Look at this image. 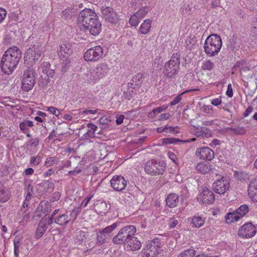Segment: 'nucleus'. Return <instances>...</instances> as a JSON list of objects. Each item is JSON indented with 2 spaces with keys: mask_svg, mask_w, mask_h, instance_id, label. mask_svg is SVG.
<instances>
[{
  "mask_svg": "<svg viewBox=\"0 0 257 257\" xmlns=\"http://www.w3.org/2000/svg\"><path fill=\"white\" fill-rule=\"evenodd\" d=\"M21 59V52L16 46L10 48L3 55L1 66L4 73L9 75L17 67Z\"/></svg>",
  "mask_w": 257,
  "mask_h": 257,
  "instance_id": "f257e3e1",
  "label": "nucleus"
},
{
  "mask_svg": "<svg viewBox=\"0 0 257 257\" xmlns=\"http://www.w3.org/2000/svg\"><path fill=\"white\" fill-rule=\"evenodd\" d=\"M222 45V42L220 36L217 34H211L205 41L204 52L209 57L215 56L220 51Z\"/></svg>",
  "mask_w": 257,
  "mask_h": 257,
  "instance_id": "f03ea898",
  "label": "nucleus"
},
{
  "mask_svg": "<svg viewBox=\"0 0 257 257\" xmlns=\"http://www.w3.org/2000/svg\"><path fill=\"white\" fill-rule=\"evenodd\" d=\"M57 53L62 66L61 71L64 73L70 66V57L72 53L70 45L66 42L60 45L57 50Z\"/></svg>",
  "mask_w": 257,
  "mask_h": 257,
  "instance_id": "7ed1b4c3",
  "label": "nucleus"
},
{
  "mask_svg": "<svg viewBox=\"0 0 257 257\" xmlns=\"http://www.w3.org/2000/svg\"><path fill=\"white\" fill-rule=\"evenodd\" d=\"M136 228L134 225H127L119 230L118 233L112 238V241L116 244H126L135 235Z\"/></svg>",
  "mask_w": 257,
  "mask_h": 257,
  "instance_id": "20e7f679",
  "label": "nucleus"
},
{
  "mask_svg": "<svg viewBox=\"0 0 257 257\" xmlns=\"http://www.w3.org/2000/svg\"><path fill=\"white\" fill-rule=\"evenodd\" d=\"M109 70V68L106 63L99 64L87 74V81L93 83L98 82L100 79L107 75Z\"/></svg>",
  "mask_w": 257,
  "mask_h": 257,
  "instance_id": "39448f33",
  "label": "nucleus"
},
{
  "mask_svg": "<svg viewBox=\"0 0 257 257\" xmlns=\"http://www.w3.org/2000/svg\"><path fill=\"white\" fill-rule=\"evenodd\" d=\"M180 67V59L177 54H173L169 61L166 63L164 72L168 78L174 77L178 72Z\"/></svg>",
  "mask_w": 257,
  "mask_h": 257,
  "instance_id": "423d86ee",
  "label": "nucleus"
},
{
  "mask_svg": "<svg viewBox=\"0 0 257 257\" xmlns=\"http://www.w3.org/2000/svg\"><path fill=\"white\" fill-rule=\"evenodd\" d=\"M165 167L160 162L155 159L148 160L145 164V172L151 176H157L163 174Z\"/></svg>",
  "mask_w": 257,
  "mask_h": 257,
  "instance_id": "0eeeda50",
  "label": "nucleus"
},
{
  "mask_svg": "<svg viewBox=\"0 0 257 257\" xmlns=\"http://www.w3.org/2000/svg\"><path fill=\"white\" fill-rule=\"evenodd\" d=\"M36 82L35 71L30 68L26 70L23 76L22 89L25 91H29L34 87Z\"/></svg>",
  "mask_w": 257,
  "mask_h": 257,
  "instance_id": "6e6552de",
  "label": "nucleus"
},
{
  "mask_svg": "<svg viewBox=\"0 0 257 257\" xmlns=\"http://www.w3.org/2000/svg\"><path fill=\"white\" fill-rule=\"evenodd\" d=\"M42 53V48L37 43L27 50L25 54L24 60L25 62H35L41 56Z\"/></svg>",
  "mask_w": 257,
  "mask_h": 257,
  "instance_id": "1a4fd4ad",
  "label": "nucleus"
},
{
  "mask_svg": "<svg viewBox=\"0 0 257 257\" xmlns=\"http://www.w3.org/2000/svg\"><path fill=\"white\" fill-rule=\"evenodd\" d=\"M103 51L101 46H96L88 49L84 54V59L87 61L96 62L99 60Z\"/></svg>",
  "mask_w": 257,
  "mask_h": 257,
  "instance_id": "9d476101",
  "label": "nucleus"
},
{
  "mask_svg": "<svg viewBox=\"0 0 257 257\" xmlns=\"http://www.w3.org/2000/svg\"><path fill=\"white\" fill-rule=\"evenodd\" d=\"M257 232L256 227L252 223H245L238 230V235L243 239L250 238L254 236Z\"/></svg>",
  "mask_w": 257,
  "mask_h": 257,
  "instance_id": "9b49d317",
  "label": "nucleus"
},
{
  "mask_svg": "<svg viewBox=\"0 0 257 257\" xmlns=\"http://www.w3.org/2000/svg\"><path fill=\"white\" fill-rule=\"evenodd\" d=\"M212 187L216 193L223 195L230 188V181L226 177H222L213 182Z\"/></svg>",
  "mask_w": 257,
  "mask_h": 257,
  "instance_id": "f8f14e48",
  "label": "nucleus"
},
{
  "mask_svg": "<svg viewBox=\"0 0 257 257\" xmlns=\"http://www.w3.org/2000/svg\"><path fill=\"white\" fill-rule=\"evenodd\" d=\"M198 201L202 204H209L214 202L215 196L213 193L206 187L202 189L201 192L197 196Z\"/></svg>",
  "mask_w": 257,
  "mask_h": 257,
  "instance_id": "ddd939ff",
  "label": "nucleus"
},
{
  "mask_svg": "<svg viewBox=\"0 0 257 257\" xmlns=\"http://www.w3.org/2000/svg\"><path fill=\"white\" fill-rule=\"evenodd\" d=\"M195 155L200 160L211 161L214 158V153L213 150L207 147H200L197 149Z\"/></svg>",
  "mask_w": 257,
  "mask_h": 257,
  "instance_id": "4468645a",
  "label": "nucleus"
},
{
  "mask_svg": "<svg viewBox=\"0 0 257 257\" xmlns=\"http://www.w3.org/2000/svg\"><path fill=\"white\" fill-rule=\"evenodd\" d=\"M111 187L116 191H121L126 186V181L125 178L118 175H115L110 180Z\"/></svg>",
  "mask_w": 257,
  "mask_h": 257,
  "instance_id": "2eb2a0df",
  "label": "nucleus"
},
{
  "mask_svg": "<svg viewBox=\"0 0 257 257\" xmlns=\"http://www.w3.org/2000/svg\"><path fill=\"white\" fill-rule=\"evenodd\" d=\"M98 19L95 12L92 9L85 8L81 11V23L82 26L89 24L93 20Z\"/></svg>",
  "mask_w": 257,
  "mask_h": 257,
  "instance_id": "dca6fc26",
  "label": "nucleus"
},
{
  "mask_svg": "<svg viewBox=\"0 0 257 257\" xmlns=\"http://www.w3.org/2000/svg\"><path fill=\"white\" fill-rule=\"evenodd\" d=\"M83 29L88 31L93 36L98 35L101 30V24L98 19L93 20L89 24L83 26Z\"/></svg>",
  "mask_w": 257,
  "mask_h": 257,
  "instance_id": "f3484780",
  "label": "nucleus"
},
{
  "mask_svg": "<svg viewBox=\"0 0 257 257\" xmlns=\"http://www.w3.org/2000/svg\"><path fill=\"white\" fill-rule=\"evenodd\" d=\"M102 14L103 18L111 23H114L118 19L117 14L112 8L107 7L102 9Z\"/></svg>",
  "mask_w": 257,
  "mask_h": 257,
  "instance_id": "a211bd4d",
  "label": "nucleus"
},
{
  "mask_svg": "<svg viewBox=\"0 0 257 257\" xmlns=\"http://www.w3.org/2000/svg\"><path fill=\"white\" fill-rule=\"evenodd\" d=\"M247 194L251 201L257 202V177L252 179L249 184Z\"/></svg>",
  "mask_w": 257,
  "mask_h": 257,
  "instance_id": "6ab92c4d",
  "label": "nucleus"
},
{
  "mask_svg": "<svg viewBox=\"0 0 257 257\" xmlns=\"http://www.w3.org/2000/svg\"><path fill=\"white\" fill-rule=\"evenodd\" d=\"M54 185L52 182L44 181L43 182L36 185V188L38 195H42L49 191V189H53Z\"/></svg>",
  "mask_w": 257,
  "mask_h": 257,
  "instance_id": "aec40b11",
  "label": "nucleus"
},
{
  "mask_svg": "<svg viewBox=\"0 0 257 257\" xmlns=\"http://www.w3.org/2000/svg\"><path fill=\"white\" fill-rule=\"evenodd\" d=\"M193 133L197 137L209 138L212 135L211 131L205 127H194Z\"/></svg>",
  "mask_w": 257,
  "mask_h": 257,
  "instance_id": "412c9836",
  "label": "nucleus"
},
{
  "mask_svg": "<svg viewBox=\"0 0 257 257\" xmlns=\"http://www.w3.org/2000/svg\"><path fill=\"white\" fill-rule=\"evenodd\" d=\"M203 215H196L189 218V220L193 227L199 228L203 226L205 221Z\"/></svg>",
  "mask_w": 257,
  "mask_h": 257,
  "instance_id": "4be33fe9",
  "label": "nucleus"
},
{
  "mask_svg": "<svg viewBox=\"0 0 257 257\" xmlns=\"http://www.w3.org/2000/svg\"><path fill=\"white\" fill-rule=\"evenodd\" d=\"M146 246L149 250H152L153 252L157 256L159 254V249L162 246V243L159 239L156 238L149 241Z\"/></svg>",
  "mask_w": 257,
  "mask_h": 257,
  "instance_id": "5701e85b",
  "label": "nucleus"
},
{
  "mask_svg": "<svg viewBox=\"0 0 257 257\" xmlns=\"http://www.w3.org/2000/svg\"><path fill=\"white\" fill-rule=\"evenodd\" d=\"M196 168L199 173L206 174L209 173L211 170L212 165L208 162H202L198 163Z\"/></svg>",
  "mask_w": 257,
  "mask_h": 257,
  "instance_id": "b1692460",
  "label": "nucleus"
},
{
  "mask_svg": "<svg viewBox=\"0 0 257 257\" xmlns=\"http://www.w3.org/2000/svg\"><path fill=\"white\" fill-rule=\"evenodd\" d=\"M166 205L169 208L176 207L179 203L178 196L175 193L169 194L166 199Z\"/></svg>",
  "mask_w": 257,
  "mask_h": 257,
  "instance_id": "393cba45",
  "label": "nucleus"
},
{
  "mask_svg": "<svg viewBox=\"0 0 257 257\" xmlns=\"http://www.w3.org/2000/svg\"><path fill=\"white\" fill-rule=\"evenodd\" d=\"M72 220L71 217H69L68 212L65 213L59 214L55 218V222L61 226L67 224Z\"/></svg>",
  "mask_w": 257,
  "mask_h": 257,
  "instance_id": "a878e982",
  "label": "nucleus"
},
{
  "mask_svg": "<svg viewBox=\"0 0 257 257\" xmlns=\"http://www.w3.org/2000/svg\"><path fill=\"white\" fill-rule=\"evenodd\" d=\"M125 244H127V247L131 250H137L142 246L141 242L139 240L137 237H135L134 235Z\"/></svg>",
  "mask_w": 257,
  "mask_h": 257,
  "instance_id": "bb28decb",
  "label": "nucleus"
},
{
  "mask_svg": "<svg viewBox=\"0 0 257 257\" xmlns=\"http://www.w3.org/2000/svg\"><path fill=\"white\" fill-rule=\"evenodd\" d=\"M152 27V21L150 19L145 20L139 28L140 32L144 35L149 33Z\"/></svg>",
  "mask_w": 257,
  "mask_h": 257,
  "instance_id": "cd10ccee",
  "label": "nucleus"
},
{
  "mask_svg": "<svg viewBox=\"0 0 257 257\" xmlns=\"http://www.w3.org/2000/svg\"><path fill=\"white\" fill-rule=\"evenodd\" d=\"M240 217L236 213L235 211L232 212H228L225 216V220L227 223H231L237 221Z\"/></svg>",
  "mask_w": 257,
  "mask_h": 257,
  "instance_id": "c85d7f7f",
  "label": "nucleus"
},
{
  "mask_svg": "<svg viewBox=\"0 0 257 257\" xmlns=\"http://www.w3.org/2000/svg\"><path fill=\"white\" fill-rule=\"evenodd\" d=\"M168 108V105L164 104L159 106L155 109H154L151 112L148 113V116L149 118H152L158 113L166 111Z\"/></svg>",
  "mask_w": 257,
  "mask_h": 257,
  "instance_id": "c756f323",
  "label": "nucleus"
},
{
  "mask_svg": "<svg viewBox=\"0 0 257 257\" xmlns=\"http://www.w3.org/2000/svg\"><path fill=\"white\" fill-rule=\"evenodd\" d=\"M95 209L98 214L105 213L107 211V205L104 202H98L95 204Z\"/></svg>",
  "mask_w": 257,
  "mask_h": 257,
  "instance_id": "7c9ffc66",
  "label": "nucleus"
},
{
  "mask_svg": "<svg viewBox=\"0 0 257 257\" xmlns=\"http://www.w3.org/2000/svg\"><path fill=\"white\" fill-rule=\"evenodd\" d=\"M199 88H195V89L186 90V91H184L183 92H182L180 94H179V95H177V96H176L174 98V100H172L171 102H170L169 104H170V106H174V105H175L179 103L181 101V100H182V95L183 94L185 93H189V92H192V91H199Z\"/></svg>",
  "mask_w": 257,
  "mask_h": 257,
  "instance_id": "2f4dec72",
  "label": "nucleus"
},
{
  "mask_svg": "<svg viewBox=\"0 0 257 257\" xmlns=\"http://www.w3.org/2000/svg\"><path fill=\"white\" fill-rule=\"evenodd\" d=\"M110 238V236L105 233L103 230H99L97 233V242L100 244L105 242Z\"/></svg>",
  "mask_w": 257,
  "mask_h": 257,
  "instance_id": "473e14b6",
  "label": "nucleus"
},
{
  "mask_svg": "<svg viewBox=\"0 0 257 257\" xmlns=\"http://www.w3.org/2000/svg\"><path fill=\"white\" fill-rule=\"evenodd\" d=\"M214 63L210 60H205L202 63L201 68L204 71H211L214 67Z\"/></svg>",
  "mask_w": 257,
  "mask_h": 257,
  "instance_id": "72a5a7b5",
  "label": "nucleus"
},
{
  "mask_svg": "<svg viewBox=\"0 0 257 257\" xmlns=\"http://www.w3.org/2000/svg\"><path fill=\"white\" fill-rule=\"evenodd\" d=\"M249 208L247 205L243 204L241 205L235 210L236 213L240 217V219L242 218L248 212Z\"/></svg>",
  "mask_w": 257,
  "mask_h": 257,
  "instance_id": "f704fd0d",
  "label": "nucleus"
},
{
  "mask_svg": "<svg viewBox=\"0 0 257 257\" xmlns=\"http://www.w3.org/2000/svg\"><path fill=\"white\" fill-rule=\"evenodd\" d=\"M180 141V140L175 138H164L159 140V142L163 145L176 144Z\"/></svg>",
  "mask_w": 257,
  "mask_h": 257,
  "instance_id": "c9c22d12",
  "label": "nucleus"
},
{
  "mask_svg": "<svg viewBox=\"0 0 257 257\" xmlns=\"http://www.w3.org/2000/svg\"><path fill=\"white\" fill-rule=\"evenodd\" d=\"M234 176L240 181H246L248 180L249 178V176L248 173L241 171H235L234 173Z\"/></svg>",
  "mask_w": 257,
  "mask_h": 257,
  "instance_id": "e433bc0d",
  "label": "nucleus"
},
{
  "mask_svg": "<svg viewBox=\"0 0 257 257\" xmlns=\"http://www.w3.org/2000/svg\"><path fill=\"white\" fill-rule=\"evenodd\" d=\"M75 9H66L64 10L62 12V15L64 18L65 20H69L72 18L75 15Z\"/></svg>",
  "mask_w": 257,
  "mask_h": 257,
  "instance_id": "4c0bfd02",
  "label": "nucleus"
},
{
  "mask_svg": "<svg viewBox=\"0 0 257 257\" xmlns=\"http://www.w3.org/2000/svg\"><path fill=\"white\" fill-rule=\"evenodd\" d=\"M10 197V195L8 191L5 190L3 188H0V201L2 202H6Z\"/></svg>",
  "mask_w": 257,
  "mask_h": 257,
  "instance_id": "58836bf2",
  "label": "nucleus"
},
{
  "mask_svg": "<svg viewBox=\"0 0 257 257\" xmlns=\"http://www.w3.org/2000/svg\"><path fill=\"white\" fill-rule=\"evenodd\" d=\"M149 11V7L145 6L141 7L135 13L139 17V19L142 20L148 13Z\"/></svg>",
  "mask_w": 257,
  "mask_h": 257,
  "instance_id": "ea45409f",
  "label": "nucleus"
},
{
  "mask_svg": "<svg viewBox=\"0 0 257 257\" xmlns=\"http://www.w3.org/2000/svg\"><path fill=\"white\" fill-rule=\"evenodd\" d=\"M141 19L136 13L132 15L129 20V24L134 27H136L139 24Z\"/></svg>",
  "mask_w": 257,
  "mask_h": 257,
  "instance_id": "a19ab883",
  "label": "nucleus"
},
{
  "mask_svg": "<svg viewBox=\"0 0 257 257\" xmlns=\"http://www.w3.org/2000/svg\"><path fill=\"white\" fill-rule=\"evenodd\" d=\"M33 126V122L29 120H24L20 123V130L22 131H26L28 129V127Z\"/></svg>",
  "mask_w": 257,
  "mask_h": 257,
  "instance_id": "79ce46f5",
  "label": "nucleus"
},
{
  "mask_svg": "<svg viewBox=\"0 0 257 257\" xmlns=\"http://www.w3.org/2000/svg\"><path fill=\"white\" fill-rule=\"evenodd\" d=\"M97 112L96 109L85 110L81 112V118L85 120L87 118H91V114H95Z\"/></svg>",
  "mask_w": 257,
  "mask_h": 257,
  "instance_id": "37998d69",
  "label": "nucleus"
},
{
  "mask_svg": "<svg viewBox=\"0 0 257 257\" xmlns=\"http://www.w3.org/2000/svg\"><path fill=\"white\" fill-rule=\"evenodd\" d=\"M118 226V224L116 222H114L110 225L106 226L104 228L103 230L105 233H106L107 235L110 236V237H111V233L112 231L114 230Z\"/></svg>",
  "mask_w": 257,
  "mask_h": 257,
  "instance_id": "c03bdc74",
  "label": "nucleus"
},
{
  "mask_svg": "<svg viewBox=\"0 0 257 257\" xmlns=\"http://www.w3.org/2000/svg\"><path fill=\"white\" fill-rule=\"evenodd\" d=\"M195 255V250L194 249H188L182 252L178 257H193Z\"/></svg>",
  "mask_w": 257,
  "mask_h": 257,
  "instance_id": "a18cd8bd",
  "label": "nucleus"
},
{
  "mask_svg": "<svg viewBox=\"0 0 257 257\" xmlns=\"http://www.w3.org/2000/svg\"><path fill=\"white\" fill-rule=\"evenodd\" d=\"M33 186L31 184H29L26 188L27 195L25 199V201H29L33 193Z\"/></svg>",
  "mask_w": 257,
  "mask_h": 257,
  "instance_id": "49530a36",
  "label": "nucleus"
},
{
  "mask_svg": "<svg viewBox=\"0 0 257 257\" xmlns=\"http://www.w3.org/2000/svg\"><path fill=\"white\" fill-rule=\"evenodd\" d=\"M142 257H156V256L153 252L152 250H149L146 246L142 250Z\"/></svg>",
  "mask_w": 257,
  "mask_h": 257,
  "instance_id": "de8ad7c7",
  "label": "nucleus"
},
{
  "mask_svg": "<svg viewBox=\"0 0 257 257\" xmlns=\"http://www.w3.org/2000/svg\"><path fill=\"white\" fill-rule=\"evenodd\" d=\"M178 223V219L174 217L170 218L168 220V225L171 228H173L176 227Z\"/></svg>",
  "mask_w": 257,
  "mask_h": 257,
  "instance_id": "09e8293b",
  "label": "nucleus"
},
{
  "mask_svg": "<svg viewBox=\"0 0 257 257\" xmlns=\"http://www.w3.org/2000/svg\"><path fill=\"white\" fill-rule=\"evenodd\" d=\"M41 161L42 157L40 156H37L36 157H32L30 161V163L31 165L36 166L39 164Z\"/></svg>",
  "mask_w": 257,
  "mask_h": 257,
  "instance_id": "8fccbe9b",
  "label": "nucleus"
},
{
  "mask_svg": "<svg viewBox=\"0 0 257 257\" xmlns=\"http://www.w3.org/2000/svg\"><path fill=\"white\" fill-rule=\"evenodd\" d=\"M47 220L45 218H42L39 222L38 227L45 231L48 228V224L46 223Z\"/></svg>",
  "mask_w": 257,
  "mask_h": 257,
  "instance_id": "3c124183",
  "label": "nucleus"
},
{
  "mask_svg": "<svg viewBox=\"0 0 257 257\" xmlns=\"http://www.w3.org/2000/svg\"><path fill=\"white\" fill-rule=\"evenodd\" d=\"M45 232L46 231L44 230V229H42L38 226L35 233V238L36 239L40 238Z\"/></svg>",
  "mask_w": 257,
  "mask_h": 257,
  "instance_id": "603ef678",
  "label": "nucleus"
},
{
  "mask_svg": "<svg viewBox=\"0 0 257 257\" xmlns=\"http://www.w3.org/2000/svg\"><path fill=\"white\" fill-rule=\"evenodd\" d=\"M79 208H77L76 209L73 210V211L70 214V215H69V217H71L72 219L71 221H73L75 220L77 216L79 214Z\"/></svg>",
  "mask_w": 257,
  "mask_h": 257,
  "instance_id": "864d4df0",
  "label": "nucleus"
},
{
  "mask_svg": "<svg viewBox=\"0 0 257 257\" xmlns=\"http://www.w3.org/2000/svg\"><path fill=\"white\" fill-rule=\"evenodd\" d=\"M167 155L170 159H171L175 164L177 163L178 159L176 155L173 152L169 151Z\"/></svg>",
  "mask_w": 257,
  "mask_h": 257,
  "instance_id": "5fc2aeb1",
  "label": "nucleus"
},
{
  "mask_svg": "<svg viewBox=\"0 0 257 257\" xmlns=\"http://www.w3.org/2000/svg\"><path fill=\"white\" fill-rule=\"evenodd\" d=\"M20 242L19 241H14V253L16 256L19 254Z\"/></svg>",
  "mask_w": 257,
  "mask_h": 257,
  "instance_id": "6e6d98bb",
  "label": "nucleus"
},
{
  "mask_svg": "<svg viewBox=\"0 0 257 257\" xmlns=\"http://www.w3.org/2000/svg\"><path fill=\"white\" fill-rule=\"evenodd\" d=\"M203 111L207 114H211L213 113V108L211 105H205L203 106Z\"/></svg>",
  "mask_w": 257,
  "mask_h": 257,
  "instance_id": "4d7b16f0",
  "label": "nucleus"
},
{
  "mask_svg": "<svg viewBox=\"0 0 257 257\" xmlns=\"http://www.w3.org/2000/svg\"><path fill=\"white\" fill-rule=\"evenodd\" d=\"M48 111H50L51 113L54 114L56 116H58L60 114V112L59 110L54 107H49L48 108Z\"/></svg>",
  "mask_w": 257,
  "mask_h": 257,
  "instance_id": "13d9d810",
  "label": "nucleus"
},
{
  "mask_svg": "<svg viewBox=\"0 0 257 257\" xmlns=\"http://www.w3.org/2000/svg\"><path fill=\"white\" fill-rule=\"evenodd\" d=\"M95 136V132L90 130H88L86 133L83 135L84 139L88 140L92 138Z\"/></svg>",
  "mask_w": 257,
  "mask_h": 257,
  "instance_id": "bf43d9fd",
  "label": "nucleus"
},
{
  "mask_svg": "<svg viewBox=\"0 0 257 257\" xmlns=\"http://www.w3.org/2000/svg\"><path fill=\"white\" fill-rule=\"evenodd\" d=\"M7 16V11L5 9L0 8V23L5 19Z\"/></svg>",
  "mask_w": 257,
  "mask_h": 257,
  "instance_id": "052dcab7",
  "label": "nucleus"
},
{
  "mask_svg": "<svg viewBox=\"0 0 257 257\" xmlns=\"http://www.w3.org/2000/svg\"><path fill=\"white\" fill-rule=\"evenodd\" d=\"M178 126H168L167 125V131L168 133H178L179 132L178 130Z\"/></svg>",
  "mask_w": 257,
  "mask_h": 257,
  "instance_id": "680f3d73",
  "label": "nucleus"
},
{
  "mask_svg": "<svg viewBox=\"0 0 257 257\" xmlns=\"http://www.w3.org/2000/svg\"><path fill=\"white\" fill-rule=\"evenodd\" d=\"M9 18L11 21L16 22L19 20V14L15 12L11 13Z\"/></svg>",
  "mask_w": 257,
  "mask_h": 257,
  "instance_id": "e2e57ef3",
  "label": "nucleus"
},
{
  "mask_svg": "<svg viewBox=\"0 0 257 257\" xmlns=\"http://www.w3.org/2000/svg\"><path fill=\"white\" fill-rule=\"evenodd\" d=\"M171 117V114L169 113H164L161 114L159 117V120L160 121L163 120H168Z\"/></svg>",
  "mask_w": 257,
  "mask_h": 257,
  "instance_id": "0e129e2a",
  "label": "nucleus"
},
{
  "mask_svg": "<svg viewBox=\"0 0 257 257\" xmlns=\"http://www.w3.org/2000/svg\"><path fill=\"white\" fill-rule=\"evenodd\" d=\"M54 159L53 157H49L47 158L45 161V166L46 167H49L52 166L54 163Z\"/></svg>",
  "mask_w": 257,
  "mask_h": 257,
  "instance_id": "69168bd1",
  "label": "nucleus"
},
{
  "mask_svg": "<svg viewBox=\"0 0 257 257\" xmlns=\"http://www.w3.org/2000/svg\"><path fill=\"white\" fill-rule=\"evenodd\" d=\"M211 103L214 106H218L222 103L221 97H219L217 98H215L211 101Z\"/></svg>",
  "mask_w": 257,
  "mask_h": 257,
  "instance_id": "338daca9",
  "label": "nucleus"
},
{
  "mask_svg": "<svg viewBox=\"0 0 257 257\" xmlns=\"http://www.w3.org/2000/svg\"><path fill=\"white\" fill-rule=\"evenodd\" d=\"M226 94L229 97H231L233 96V90L231 84H229L227 86V89L226 92Z\"/></svg>",
  "mask_w": 257,
  "mask_h": 257,
  "instance_id": "774afa93",
  "label": "nucleus"
}]
</instances>
